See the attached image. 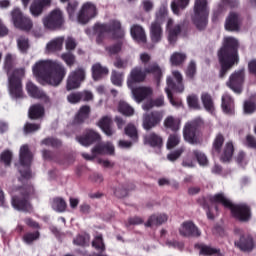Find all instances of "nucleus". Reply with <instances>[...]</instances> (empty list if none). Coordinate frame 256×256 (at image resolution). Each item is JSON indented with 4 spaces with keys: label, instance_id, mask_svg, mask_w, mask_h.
Listing matches in <instances>:
<instances>
[{
    "label": "nucleus",
    "instance_id": "obj_1",
    "mask_svg": "<svg viewBox=\"0 0 256 256\" xmlns=\"http://www.w3.org/2000/svg\"><path fill=\"white\" fill-rule=\"evenodd\" d=\"M32 73L41 85H52L57 87L61 85L65 75H67V69L63 63L57 60H39L32 66Z\"/></svg>",
    "mask_w": 256,
    "mask_h": 256
},
{
    "label": "nucleus",
    "instance_id": "obj_2",
    "mask_svg": "<svg viewBox=\"0 0 256 256\" xmlns=\"http://www.w3.org/2000/svg\"><path fill=\"white\" fill-rule=\"evenodd\" d=\"M147 73H152L156 77V79H161L163 76V70L157 63L151 64L148 68L144 70L141 67L136 66L131 71L127 78V86L131 89L132 95L134 97V101L136 103H141L145 101L147 97H151L153 95V89L150 87L141 86L135 88L137 83H143L145 81V77H147Z\"/></svg>",
    "mask_w": 256,
    "mask_h": 256
},
{
    "label": "nucleus",
    "instance_id": "obj_3",
    "mask_svg": "<svg viewBox=\"0 0 256 256\" xmlns=\"http://www.w3.org/2000/svg\"><path fill=\"white\" fill-rule=\"evenodd\" d=\"M239 40L235 37L226 36L223 39L222 49L218 51L219 63L221 65L220 77L223 79L227 75V71L239 63Z\"/></svg>",
    "mask_w": 256,
    "mask_h": 256
},
{
    "label": "nucleus",
    "instance_id": "obj_4",
    "mask_svg": "<svg viewBox=\"0 0 256 256\" xmlns=\"http://www.w3.org/2000/svg\"><path fill=\"white\" fill-rule=\"evenodd\" d=\"M12 65L13 55L7 54L5 57L4 67L8 71V91L12 99H21V97H23V86L21 85V77L25 75V69H16L11 75L9 74V69H11Z\"/></svg>",
    "mask_w": 256,
    "mask_h": 256
},
{
    "label": "nucleus",
    "instance_id": "obj_5",
    "mask_svg": "<svg viewBox=\"0 0 256 256\" xmlns=\"http://www.w3.org/2000/svg\"><path fill=\"white\" fill-rule=\"evenodd\" d=\"M212 203H220L226 209H230L233 217L238 221H251V208L247 204H233L231 200L223 193L215 194L211 198Z\"/></svg>",
    "mask_w": 256,
    "mask_h": 256
},
{
    "label": "nucleus",
    "instance_id": "obj_6",
    "mask_svg": "<svg viewBox=\"0 0 256 256\" xmlns=\"http://www.w3.org/2000/svg\"><path fill=\"white\" fill-rule=\"evenodd\" d=\"M172 76L174 77L175 82H173V79L171 77H167L166 80V88L165 93L167 94V97L173 107L179 108L181 107V101H175L173 99V94L171 91H174V93H183L185 91V86L183 85V75L181 72L174 70L172 71Z\"/></svg>",
    "mask_w": 256,
    "mask_h": 256
},
{
    "label": "nucleus",
    "instance_id": "obj_7",
    "mask_svg": "<svg viewBox=\"0 0 256 256\" xmlns=\"http://www.w3.org/2000/svg\"><path fill=\"white\" fill-rule=\"evenodd\" d=\"M192 21L197 29H205L207 27V19H209V1L195 0L193 8Z\"/></svg>",
    "mask_w": 256,
    "mask_h": 256
},
{
    "label": "nucleus",
    "instance_id": "obj_8",
    "mask_svg": "<svg viewBox=\"0 0 256 256\" xmlns=\"http://www.w3.org/2000/svg\"><path fill=\"white\" fill-rule=\"evenodd\" d=\"M94 31L98 37H105L107 35L114 39H123V37H125V30L121 28V22L117 20L112 21L110 25L96 24Z\"/></svg>",
    "mask_w": 256,
    "mask_h": 256
},
{
    "label": "nucleus",
    "instance_id": "obj_9",
    "mask_svg": "<svg viewBox=\"0 0 256 256\" xmlns=\"http://www.w3.org/2000/svg\"><path fill=\"white\" fill-rule=\"evenodd\" d=\"M167 13V3H164L156 13V21L151 24L150 37L153 43H159L163 38V28H161V23L165 21Z\"/></svg>",
    "mask_w": 256,
    "mask_h": 256
},
{
    "label": "nucleus",
    "instance_id": "obj_10",
    "mask_svg": "<svg viewBox=\"0 0 256 256\" xmlns=\"http://www.w3.org/2000/svg\"><path fill=\"white\" fill-rule=\"evenodd\" d=\"M33 161V154L29 150V146L23 145L20 147L18 171L23 179H30L31 177V163Z\"/></svg>",
    "mask_w": 256,
    "mask_h": 256
},
{
    "label": "nucleus",
    "instance_id": "obj_11",
    "mask_svg": "<svg viewBox=\"0 0 256 256\" xmlns=\"http://www.w3.org/2000/svg\"><path fill=\"white\" fill-rule=\"evenodd\" d=\"M44 29L55 31L63 25V12L60 9H54L42 18Z\"/></svg>",
    "mask_w": 256,
    "mask_h": 256
},
{
    "label": "nucleus",
    "instance_id": "obj_12",
    "mask_svg": "<svg viewBox=\"0 0 256 256\" xmlns=\"http://www.w3.org/2000/svg\"><path fill=\"white\" fill-rule=\"evenodd\" d=\"M21 195H12V207L16 211H31V204L27 200V197L33 193V187H29L28 190L21 189Z\"/></svg>",
    "mask_w": 256,
    "mask_h": 256
},
{
    "label": "nucleus",
    "instance_id": "obj_13",
    "mask_svg": "<svg viewBox=\"0 0 256 256\" xmlns=\"http://www.w3.org/2000/svg\"><path fill=\"white\" fill-rule=\"evenodd\" d=\"M97 17V6L93 2H84L78 12V23L85 25Z\"/></svg>",
    "mask_w": 256,
    "mask_h": 256
},
{
    "label": "nucleus",
    "instance_id": "obj_14",
    "mask_svg": "<svg viewBox=\"0 0 256 256\" xmlns=\"http://www.w3.org/2000/svg\"><path fill=\"white\" fill-rule=\"evenodd\" d=\"M14 27L22 31H31L33 29V21L29 17L23 15L19 8H14L11 12Z\"/></svg>",
    "mask_w": 256,
    "mask_h": 256
},
{
    "label": "nucleus",
    "instance_id": "obj_15",
    "mask_svg": "<svg viewBox=\"0 0 256 256\" xmlns=\"http://www.w3.org/2000/svg\"><path fill=\"white\" fill-rule=\"evenodd\" d=\"M83 81H85V69L78 68L70 72L66 82L67 91H73V89H79Z\"/></svg>",
    "mask_w": 256,
    "mask_h": 256
},
{
    "label": "nucleus",
    "instance_id": "obj_16",
    "mask_svg": "<svg viewBox=\"0 0 256 256\" xmlns=\"http://www.w3.org/2000/svg\"><path fill=\"white\" fill-rule=\"evenodd\" d=\"M245 80V69L238 70L231 74L229 80L226 82L227 87L234 93H241L243 91V81Z\"/></svg>",
    "mask_w": 256,
    "mask_h": 256
},
{
    "label": "nucleus",
    "instance_id": "obj_17",
    "mask_svg": "<svg viewBox=\"0 0 256 256\" xmlns=\"http://www.w3.org/2000/svg\"><path fill=\"white\" fill-rule=\"evenodd\" d=\"M161 121H163V112L154 111L143 115L142 125L146 131H149L153 129V127H157Z\"/></svg>",
    "mask_w": 256,
    "mask_h": 256
},
{
    "label": "nucleus",
    "instance_id": "obj_18",
    "mask_svg": "<svg viewBox=\"0 0 256 256\" xmlns=\"http://www.w3.org/2000/svg\"><path fill=\"white\" fill-rule=\"evenodd\" d=\"M198 129H199V124L197 123V121L186 123L183 130V135L187 143H190L191 145H194V143H197L198 136H199Z\"/></svg>",
    "mask_w": 256,
    "mask_h": 256
},
{
    "label": "nucleus",
    "instance_id": "obj_19",
    "mask_svg": "<svg viewBox=\"0 0 256 256\" xmlns=\"http://www.w3.org/2000/svg\"><path fill=\"white\" fill-rule=\"evenodd\" d=\"M235 245L241 250L249 253L252 249H255L256 241L255 238L251 236V234L246 233L243 234L240 239L235 242Z\"/></svg>",
    "mask_w": 256,
    "mask_h": 256
},
{
    "label": "nucleus",
    "instance_id": "obj_20",
    "mask_svg": "<svg viewBox=\"0 0 256 256\" xmlns=\"http://www.w3.org/2000/svg\"><path fill=\"white\" fill-rule=\"evenodd\" d=\"M53 0H35L30 6V13L33 17L43 15L44 9L51 7Z\"/></svg>",
    "mask_w": 256,
    "mask_h": 256
},
{
    "label": "nucleus",
    "instance_id": "obj_21",
    "mask_svg": "<svg viewBox=\"0 0 256 256\" xmlns=\"http://www.w3.org/2000/svg\"><path fill=\"white\" fill-rule=\"evenodd\" d=\"M179 233L183 237H199L201 235L199 228L191 221L182 223L179 228Z\"/></svg>",
    "mask_w": 256,
    "mask_h": 256
},
{
    "label": "nucleus",
    "instance_id": "obj_22",
    "mask_svg": "<svg viewBox=\"0 0 256 256\" xmlns=\"http://www.w3.org/2000/svg\"><path fill=\"white\" fill-rule=\"evenodd\" d=\"M26 90L28 95H30V97H33L34 99H42L44 103H49V97L47 96V94L39 90V88L35 84H33V82L31 81L27 82Z\"/></svg>",
    "mask_w": 256,
    "mask_h": 256
},
{
    "label": "nucleus",
    "instance_id": "obj_23",
    "mask_svg": "<svg viewBox=\"0 0 256 256\" xmlns=\"http://www.w3.org/2000/svg\"><path fill=\"white\" fill-rule=\"evenodd\" d=\"M241 27V17L235 12H231L226 18L225 29L226 31H239Z\"/></svg>",
    "mask_w": 256,
    "mask_h": 256
},
{
    "label": "nucleus",
    "instance_id": "obj_24",
    "mask_svg": "<svg viewBox=\"0 0 256 256\" xmlns=\"http://www.w3.org/2000/svg\"><path fill=\"white\" fill-rule=\"evenodd\" d=\"M65 43V37L59 36L52 40H50L46 44L45 51L46 53H59V51H63V44Z\"/></svg>",
    "mask_w": 256,
    "mask_h": 256
},
{
    "label": "nucleus",
    "instance_id": "obj_25",
    "mask_svg": "<svg viewBox=\"0 0 256 256\" xmlns=\"http://www.w3.org/2000/svg\"><path fill=\"white\" fill-rule=\"evenodd\" d=\"M93 153L113 157V155H115V145L111 142H102L93 148Z\"/></svg>",
    "mask_w": 256,
    "mask_h": 256
},
{
    "label": "nucleus",
    "instance_id": "obj_26",
    "mask_svg": "<svg viewBox=\"0 0 256 256\" xmlns=\"http://www.w3.org/2000/svg\"><path fill=\"white\" fill-rule=\"evenodd\" d=\"M77 139L80 145L89 147V145H92V143H95V141H99L101 136L94 130H87L84 136L78 137Z\"/></svg>",
    "mask_w": 256,
    "mask_h": 256
},
{
    "label": "nucleus",
    "instance_id": "obj_27",
    "mask_svg": "<svg viewBox=\"0 0 256 256\" xmlns=\"http://www.w3.org/2000/svg\"><path fill=\"white\" fill-rule=\"evenodd\" d=\"M144 143L149 145V147L161 149L163 147V137L155 132L148 133L144 136Z\"/></svg>",
    "mask_w": 256,
    "mask_h": 256
},
{
    "label": "nucleus",
    "instance_id": "obj_28",
    "mask_svg": "<svg viewBox=\"0 0 256 256\" xmlns=\"http://www.w3.org/2000/svg\"><path fill=\"white\" fill-rule=\"evenodd\" d=\"M112 120L110 116H103L97 123L98 127L107 135V137H112L115 135V129L111 127Z\"/></svg>",
    "mask_w": 256,
    "mask_h": 256
},
{
    "label": "nucleus",
    "instance_id": "obj_29",
    "mask_svg": "<svg viewBox=\"0 0 256 256\" xmlns=\"http://www.w3.org/2000/svg\"><path fill=\"white\" fill-rule=\"evenodd\" d=\"M130 35L136 43H147V34H145V29L139 25H133L130 28Z\"/></svg>",
    "mask_w": 256,
    "mask_h": 256
},
{
    "label": "nucleus",
    "instance_id": "obj_30",
    "mask_svg": "<svg viewBox=\"0 0 256 256\" xmlns=\"http://www.w3.org/2000/svg\"><path fill=\"white\" fill-rule=\"evenodd\" d=\"M167 33L169 43H175L178 35L181 33V24H173V20L169 19L167 22Z\"/></svg>",
    "mask_w": 256,
    "mask_h": 256
},
{
    "label": "nucleus",
    "instance_id": "obj_31",
    "mask_svg": "<svg viewBox=\"0 0 256 256\" xmlns=\"http://www.w3.org/2000/svg\"><path fill=\"white\" fill-rule=\"evenodd\" d=\"M169 216L165 213L154 214L149 217L146 227H158V225H163L167 223Z\"/></svg>",
    "mask_w": 256,
    "mask_h": 256
},
{
    "label": "nucleus",
    "instance_id": "obj_32",
    "mask_svg": "<svg viewBox=\"0 0 256 256\" xmlns=\"http://www.w3.org/2000/svg\"><path fill=\"white\" fill-rule=\"evenodd\" d=\"M221 107L224 113L228 115L233 113L235 109V102L233 101V98L229 94H223Z\"/></svg>",
    "mask_w": 256,
    "mask_h": 256
},
{
    "label": "nucleus",
    "instance_id": "obj_33",
    "mask_svg": "<svg viewBox=\"0 0 256 256\" xmlns=\"http://www.w3.org/2000/svg\"><path fill=\"white\" fill-rule=\"evenodd\" d=\"M105 75H109V69L107 67H104L99 63H96L92 66V76L94 81H99V79H103Z\"/></svg>",
    "mask_w": 256,
    "mask_h": 256
},
{
    "label": "nucleus",
    "instance_id": "obj_34",
    "mask_svg": "<svg viewBox=\"0 0 256 256\" xmlns=\"http://www.w3.org/2000/svg\"><path fill=\"white\" fill-rule=\"evenodd\" d=\"M187 61V54L185 52H174L170 56V63L173 67H181Z\"/></svg>",
    "mask_w": 256,
    "mask_h": 256
},
{
    "label": "nucleus",
    "instance_id": "obj_35",
    "mask_svg": "<svg viewBox=\"0 0 256 256\" xmlns=\"http://www.w3.org/2000/svg\"><path fill=\"white\" fill-rule=\"evenodd\" d=\"M201 101L208 113H213L215 111V102H213L211 94L207 92L202 93Z\"/></svg>",
    "mask_w": 256,
    "mask_h": 256
},
{
    "label": "nucleus",
    "instance_id": "obj_36",
    "mask_svg": "<svg viewBox=\"0 0 256 256\" xmlns=\"http://www.w3.org/2000/svg\"><path fill=\"white\" fill-rule=\"evenodd\" d=\"M164 127H166V129H171V131H179L181 120L173 116H167L164 120Z\"/></svg>",
    "mask_w": 256,
    "mask_h": 256
},
{
    "label": "nucleus",
    "instance_id": "obj_37",
    "mask_svg": "<svg viewBox=\"0 0 256 256\" xmlns=\"http://www.w3.org/2000/svg\"><path fill=\"white\" fill-rule=\"evenodd\" d=\"M165 105V97L159 96L158 98L154 100H150L142 105V109L144 111H149L153 107H163Z\"/></svg>",
    "mask_w": 256,
    "mask_h": 256
},
{
    "label": "nucleus",
    "instance_id": "obj_38",
    "mask_svg": "<svg viewBox=\"0 0 256 256\" xmlns=\"http://www.w3.org/2000/svg\"><path fill=\"white\" fill-rule=\"evenodd\" d=\"M191 0H173L171 3V10L174 15H179L181 9H186Z\"/></svg>",
    "mask_w": 256,
    "mask_h": 256
},
{
    "label": "nucleus",
    "instance_id": "obj_39",
    "mask_svg": "<svg viewBox=\"0 0 256 256\" xmlns=\"http://www.w3.org/2000/svg\"><path fill=\"white\" fill-rule=\"evenodd\" d=\"M90 113H91V107L87 105L82 106L75 117L76 123H83V121H85L86 119H89Z\"/></svg>",
    "mask_w": 256,
    "mask_h": 256
},
{
    "label": "nucleus",
    "instance_id": "obj_40",
    "mask_svg": "<svg viewBox=\"0 0 256 256\" xmlns=\"http://www.w3.org/2000/svg\"><path fill=\"white\" fill-rule=\"evenodd\" d=\"M45 115V109L41 105H34L29 109L30 119H41Z\"/></svg>",
    "mask_w": 256,
    "mask_h": 256
},
{
    "label": "nucleus",
    "instance_id": "obj_41",
    "mask_svg": "<svg viewBox=\"0 0 256 256\" xmlns=\"http://www.w3.org/2000/svg\"><path fill=\"white\" fill-rule=\"evenodd\" d=\"M118 111L119 113H122V115H125L126 117H131L135 113V109L131 107L127 102L120 101L118 104Z\"/></svg>",
    "mask_w": 256,
    "mask_h": 256
},
{
    "label": "nucleus",
    "instance_id": "obj_42",
    "mask_svg": "<svg viewBox=\"0 0 256 256\" xmlns=\"http://www.w3.org/2000/svg\"><path fill=\"white\" fill-rule=\"evenodd\" d=\"M233 143L227 142L225 147H224V152L221 156V161L224 163H227V161H231V158L233 157Z\"/></svg>",
    "mask_w": 256,
    "mask_h": 256
},
{
    "label": "nucleus",
    "instance_id": "obj_43",
    "mask_svg": "<svg viewBox=\"0 0 256 256\" xmlns=\"http://www.w3.org/2000/svg\"><path fill=\"white\" fill-rule=\"evenodd\" d=\"M193 155L196 157L200 167H207V165H209V159H207V155H205V153L199 150H194Z\"/></svg>",
    "mask_w": 256,
    "mask_h": 256
},
{
    "label": "nucleus",
    "instance_id": "obj_44",
    "mask_svg": "<svg viewBox=\"0 0 256 256\" xmlns=\"http://www.w3.org/2000/svg\"><path fill=\"white\" fill-rule=\"evenodd\" d=\"M52 208L54 209V211L63 213V211L67 209V203L63 198H55L52 202Z\"/></svg>",
    "mask_w": 256,
    "mask_h": 256
},
{
    "label": "nucleus",
    "instance_id": "obj_45",
    "mask_svg": "<svg viewBox=\"0 0 256 256\" xmlns=\"http://www.w3.org/2000/svg\"><path fill=\"white\" fill-rule=\"evenodd\" d=\"M125 133L128 137H130V139H132V141H137V139H139L137 127H135V125H133V124H128L125 127Z\"/></svg>",
    "mask_w": 256,
    "mask_h": 256
},
{
    "label": "nucleus",
    "instance_id": "obj_46",
    "mask_svg": "<svg viewBox=\"0 0 256 256\" xmlns=\"http://www.w3.org/2000/svg\"><path fill=\"white\" fill-rule=\"evenodd\" d=\"M17 47L21 53H27V50L29 49V39L25 36L18 37Z\"/></svg>",
    "mask_w": 256,
    "mask_h": 256
},
{
    "label": "nucleus",
    "instance_id": "obj_47",
    "mask_svg": "<svg viewBox=\"0 0 256 256\" xmlns=\"http://www.w3.org/2000/svg\"><path fill=\"white\" fill-rule=\"evenodd\" d=\"M123 79H124L123 73L117 72L115 70L112 71L111 83L116 85V87H121V85H123Z\"/></svg>",
    "mask_w": 256,
    "mask_h": 256
},
{
    "label": "nucleus",
    "instance_id": "obj_48",
    "mask_svg": "<svg viewBox=\"0 0 256 256\" xmlns=\"http://www.w3.org/2000/svg\"><path fill=\"white\" fill-rule=\"evenodd\" d=\"M132 65H133V62L129 58H126V59L117 58L116 61L114 62V67H116L117 69H127V67H131Z\"/></svg>",
    "mask_w": 256,
    "mask_h": 256
},
{
    "label": "nucleus",
    "instance_id": "obj_49",
    "mask_svg": "<svg viewBox=\"0 0 256 256\" xmlns=\"http://www.w3.org/2000/svg\"><path fill=\"white\" fill-rule=\"evenodd\" d=\"M195 248L200 250V255H215V253H217L216 249L204 244H196Z\"/></svg>",
    "mask_w": 256,
    "mask_h": 256
},
{
    "label": "nucleus",
    "instance_id": "obj_50",
    "mask_svg": "<svg viewBox=\"0 0 256 256\" xmlns=\"http://www.w3.org/2000/svg\"><path fill=\"white\" fill-rule=\"evenodd\" d=\"M60 58L68 67H73V65H75V55H73L71 52L62 53Z\"/></svg>",
    "mask_w": 256,
    "mask_h": 256
},
{
    "label": "nucleus",
    "instance_id": "obj_51",
    "mask_svg": "<svg viewBox=\"0 0 256 256\" xmlns=\"http://www.w3.org/2000/svg\"><path fill=\"white\" fill-rule=\"evenodd\" d=\"M180 141L181 136H179L178 134H171L167 140V149H173L174 147H177Z\"/></svg>",
    "mask_w": 256,
    "mask_h": 256
},
{
    "label": "nucleus",
    "instance_id": "obj_52",
    "mask_svg": "<svg viewBox=\"0 0 256 256\" xmlns=\"http://www.w3.org/2000/svg\"><path fill=\"white\" fill-rule=\"evenodd\" d=\"M39 231L36 232H28L23 236V241L24 243H26V245H31V243H33V241H37V239H39Z\"/></svg>",
    "mask_w": 256,
    "mask_h": 256
},
{
    "label": "nucleus",
    "instance_id": "obj_53",
    "mask_svg": "<svg viewBox=\"0 0 256 256\" xmlns=\"http://www.w3.org/2000/svg\"><path fill=\"white\" fill-rule=\"evenodd\" d=\"M90 240L91 237L89 236V234L79 235L74 239V245H79L80 247H83L85 245H88Z\"/></svg>",
    "mask_w": 256,
    "mask_h": 256
},
{
    "label": "nucleus",
    "instance_id": "obj_54",
    "mask_svg": "<svg viewBox=\"0 0 256 256\" xmlns=\"http://www.w3.org/2000/svg\"><path fill=\"white\" fill-rule=\"evenodd\" d=\"M256 111V103L254 100H246L244 102V113L246 115H251V113H255Z\"/></svg>",
    "mask_w": 256,
    "mask_h": 256
},
{
    "label": "nucleus",
    "instance_id": "obj_55",
    "mask_svg": "<svg viewBox=\"0 0 256 256\" xmlns=\"http://www.w3.org/2000/svg\"><path fill=\"white\" fill-rule=\"evenodd\" d=\"M81 99H83V94L81 92H74L67 96V101L72 105L80 103Z\"/></svg>",
    "mask_w": 256,
    "mask_h": 256
},
{
    "label": "nucleus",
    "instance_id": "obj_56",
    "mask_svg": "<svg viewBox=\"0 0 256 256\" xmlns=\"http://www.w3.org/2000/svg\"><path fill=\"white\" fill-rule=\"evenodd\" d=\"M13 159V153L9 150L4 151L0 155V161L4 163V165L9 166L11 165V161Z\"/></svg>",
    "mask_w": 256,
    "mask_h": 256
},
{
    "label": "nucleus",
    "instance_id": "obj_57",
    "mask_svg": "<svg viewBox=\"0 0 256 256\" xmlns=\"http://www.w3.org/2000/svg\"><path fill=\"white\" fill-rule=\"evenodd\" d=\"M92 247H95L97 251H105V244L103 243V236H96L92 242Z\"/></svg>",
    "mask_w": 256,
    "mask_h": 256
},
{
    "label": "nucleus",
    "instance_id": "obj_58",
    "mask_svg": "<svg viewBox=\"0 0 256 256\" xmlns=\"http://www.w3.org/2000/svg\"><path fill=\"white\" fill-rule=\"evenodd\" d=\"M77 7H79V2L72 1L68 3L67 11L70 19H75V11H77Z\"/></svg>",
    "mask_w": 256,
    "mask_h": 256
},
{
    "label": "nucleus",
    "instance_id": "obj_59",
    "mask_svg": "<svg viewBox=\"0 0 256 256\" xmlns=\"http://www.w3.org/2000/svg\"><path fill=\"white\" fill-rule=\"evenodd\" d=\"M195 73H197V64L195 61H190L186 70V75L187 77H190V79H193V77H195Z\"/></svg>",
    "mask_w": 256,
    "mask_h": 256
},
{
    "label": "nucleus",
    "instance_id": "obj_60",
    "mask_svg": "<svg viewBox=\"0 0 256 256\" xmlns=\"http://www.w3.org/2000/svg\"><path fill=\"white\" fill-rule=\"evenodd\" d=\"M187 102L192 109H199V99L195 95L188 96Z\"/></svg>",
    "mask_w": 256,
    "mask_h": 256
},
{
    "label": "nucleus",
    "instance_id": "obj_61",
    "mask_svg": "<svg viewBox=\"0 0 256 256\" xmlns=\"http://www.w3.org/2000/svg\"><path fill=\"white\" fill-rule=\"evenodd\" d=\"M39 129H41L39 124L26 123L24 126L25 133H35V131H39Z\"/></svg>",
    "mask_w": 256,
    "mask_h": 256
},
{
    "label": "nucleus",
    "instance_id": "obj_62",
    "mask_svg": "<svg viewBox=\"0 0 256 256\" xmlns=\"http://www.w3.org/2000/svg\"><path fill=\"white\" fill-rule=\"evenodd\" d=\"M224 141L225 140L223 139L222 135L216 136V138L214 140V144H213L214 151H217V153H219V151H221V147L223 146Z\"/></svg>",
    "mask_w": 256,
    "mask_h": 256
},
{
    "label": "nucleus",
    "instance_id": "obj_63",
    "mask_svg": "<svg viewBox=\"0 0 256 256\" xmlns=\"http://www.w3.org/2000/svg\"><path fill=\"white\" fill-rule=\"evenodd\" d=\"M183 154V148H179L178 150H175L174 152L167 155V159L169 161H177L179 157Z\"/></svg>",
    "mask_w": 256,
    "mask_h": 256
},
{
    "label": "nucleus",
    "instance_id": "obj_64",
    "mask_svg": "<svg viewBox=\"0 0 256 256\" xmlns=\"http://www.w3.org/2000/svg\"><path fill=\"white\" fill-rule=\"evenodd\" d=\"M65 47L67 51H73L77 47V42L72 37H68L65 41Z\"/></svg>",
    "mask_w": 256,
    "mask_h": 256
}]
</instances>
